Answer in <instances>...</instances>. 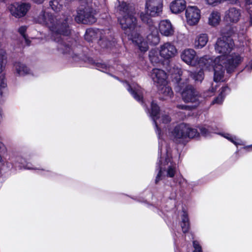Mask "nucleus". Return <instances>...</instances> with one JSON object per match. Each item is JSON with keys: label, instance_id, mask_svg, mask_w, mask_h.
I'll return each instance as SVG.
<instances>
[{"label": "nucleus", "instance_id": "obj_1", "mask_svg": "<svg viewBox=\"0 0 252 252\" xmlns=\"http://www.w3.org/2000/svg\"><path fill=\"white\" fill-rule=\"evenodd\" d=\"M165 152L164 164L170 163L166 170V176L170 179L165 184L163 190L153 193L150 189H146L138 197L130 196L132 199L143 203L162 218L164 216V211L168 212L175 208L177 190L183 195L187 185V180L177 172L176 164L171 161L172 157L167 145L165 146Z\"/></svg>", "mask_w": 252, "mask_h": 252}, {"label": "nucleus", "instance_id": "obj_2", "mask_svg": "<svg viewBox=\"0 0 252 252\" xmlns=\"http://www.w3.org/2000/svg\"><path fill=\"white\" fill-rule=\"evenodd\" d=\"M72 13L67 11L61 14L52 15L42 10L37 18V22L45 25L51 32V38L58 43V49L63 54L70 56L75 61L79 60L78 56L72 53L69 44L63 41L62 36H68L71 29L69 23L72 20Z\"/></svg>", "mask_w": 252, "mask_h": 252}, {"label": "nucleus", "instance_id": "obj_3", "mask_svg": "<svg viewBox=\"0 0 252 252\" xmlns=\"http://www.w3.org/2000/svg\"><path fill=\"white\" fill-rule=\"evenodd\" d=\"M233 46V41L230 37L222 36L217 40L215 45V49L217 53L221 55L214 59L215 81H221L225 70L228 73H231L243 61V58L239 54H229Z\"/></svg>", "mask_w": 252, "mask_h": 252}, {"label": "nucleus", "instance_id": "obj_4", "mask_svg": "<svg viewBox=\"0 0 252 252\" xmlns=\"http://www.w3.org/2000/svg\"><path fill=\"white\" fill-rule=\"evenodd\" d=\"M117 11L122 15L119 21L122 29L128 36V38L136 43L142 51H146L148 46L138 33L139 28L137 25L134 7L126 2H119Z\"/></svg>", "mask_w": 252, "mask_h": 252}, {"label": "nucleus", "instance_id": "obj_5", "mask_svg": "<svg viewBox=\"0 0 252 252\" xmlns=\"http://www.w3.org/2000/svg\"><path fill=\"white\" fill-rule=\"evenodd\" d=\"M133 98L137 101L139 102L142 105L145 107L147 112L153 121V125L155 126L156 132L158 139V161L156 163V170H158V173L155 179V183L157 184L161 180L163 177V170L161 165L162 164V149L164 144L165 143L162 138V133L161 128L158 125L157 120L160 117V108L154 100H152L151 103V109L149 110L147 104L144 99L143 95H133Z\"/></svg>", "mask_w": 252, "mask_h": 252}, {"label": "nucleus", "instance_id": "obj_6", "mask_svg": "<svg viewBox=\"0 0 252 252\" xmlns=\"http://www.w3.org/2000/svg\"><path fill=\"white\" fill-rule=\"evenodd\" d=\"M162 8L163 0H147L145 12H142L140 14L141 21L148 26L149 33L147 36V40L150 44L157 45L159 42L158 30L151 17L160 16Z\"/></svg>", "mask_w": 252, "mask_h": 252}, {"label": "nucleus", "instance_id": "obj_7", "mask_svg": "<svg viewBox=\"0 0 252 252\" xmlns=\"http://www.w3.org/2000/svg\"><path fill=\"white\" fill-rule=\"evenodd\" d=\"M33 157V154L32 153H30L27 155L26 157L13 154L12 156H10L9 160L13 163L15 169L18 168L19 169L38 170L42 172V174L43 175L51 178L56 177L58 175V174L49 170L33 167L32 164L31 162Z\"/></svg>", "mask_w": 252, "mask_h": 252}, {"label": "nucleus", "instance_id": "obj_8", "mask_svg": "<svg viewBox=\"0 0 252 252\" xmlns=\"http://www.w3.org/2000/svg\"><path fill=\"white\" fill-rule=\"evenodd\" d=\"M200 133L197 129L192 127L189 124L182 123L176 126L171 132V136L174 142L185 144L187 138L198 137Z\"/></svg>", "mask_w": 252, "mask_h": 252}, {"label": "nucleus", "instance_id": "obj_9", "mask_svg": "<svg viewBox=\"0 0 252 252\" xmlns=\"http://www.w3.org/2000/svg\"><path fill=\"white\" fill-rule=\"evenodd\" d=\"M151 77L158 87L159 93L163 94H171L173 93L171 87L168 85L167 76L164 71L154 68L151 72Z\"/></svg>", "mask_w": 252, "mask_h": 252}, {"label": "nucleus", "instance_id": "obj_10", "mask_svg": "<svg viewBox=\"0 0 252 252\" xmlns=\"http://www.w3.org/2000/svg\"><path fill=\"white\" fill-rule=\"evenodd\" d=\"M95 34L96 37L99 36V44L102 48L111 47L115 43V41L111 37V33L109 30L103 31L97 29L95 31L93 29H89L86 31L85 38L87 40H90L88 37L90 36L94 38L95 36Z\"/></svg>", "mask_w": 252, "mask_h": 252}, {"label": "nucleus", "instance_id": "obj_11", "mask_svg": "<svg viewBox=\"0 0 252 252\" xmlns=\"http://www.w3.org/2000/svg\"><path fill=\"white\" fill-rule=\"evenodd\" d=\"M95 14V11L87 5L84 8H80L78 10L75 20L77 23H82L84 24H93L96 21Z\"/></svg>", "mask_w": 252, "mask_h": 252}, {"label": "nucleus", "instance_id": "obj_12", "mask_svg": "<svg viewBox=\"0 0 252 252\" xmlns=\"http://www.w3.org/2000/svg\"><path fill=\"white\" fill-rule=\"evenodd\" d=\"M31 7L29 3H15L10 6L9 10L12 16L19 18L25 16Z\"/></svg>", "mask_w": 252, "mask_h": 252}, {"label": "nucleus", "instance_id": "obj_13", "mask_svg": "<svg viewBox=\"0 0 252 252\" xmlns=\"http://www.w3.org/2000/svg\"><path fill=\"white\" fill-rule=\"evenodd\" d=\"M159 53L162 58L169 60L176 55L177 50L172 43L167 42L160 46Z\"/></svg>", "mask_w": 252, "mask_h": 252}, {"label": "nucleus", "instance_id": "obj_14", "mask_svg": "<svg viewBox=\"0 0 252 252\" xmlns=\"http://www.w3.org/2000/svg\"><path fill=\"white\" fill-rule=\"evenodd\" d=\"M241 14L240 9L231 7L225 11L224 20L230 24H236L240 20Z\"/></svg>", "mask_w": 252, "mask_h": 252}, {"label": "nucleus", "instance_id": "obj_15", "mask_svg": "<svg viewBox=\"0 0 252 252\" xmlns=\"http://www.w3.org/2000/svg\"><path fill=\"white\" fill-rule=\"evenodd\" d=\"M186 17L187 23L190 25L196 24L200 18V10L194 6H189L187 7Z\"/></svg>", "mask_w": 252, "mask_h": 252}, {"label": "nucleus", "instance_id": "obj_16", "mask_svg": "<svg viewBox=\"0 0 252 252\" xmlns=\"http://www.w3.org/2000/svg\"><path fill=\"white\" fill-rule=\"evenodd\" d=\"M182 60L187 64L195 65L197 63L196 53L194 50L187 48L184 50L180 55Z\"/></svg>", "mask_w": 252, "mask_h": 252}, {"label": "nucleus", "instance_id": "obj_17", "mask_svg": "<svg viewBox=\"0 0 252 252\" xmlns=\"http://www.w3.org/2000/svg\"><path fill=\"white\" fill-rule=\"evenodd\" d=\"M202 136L205 138H210L212 136L213 134H216L218 132L217 126L213 124H203L198 126Z\"/></svg>", "mask_w": 252, "mask_h": 252}, {"label": "nucleus", "instance_id": "obj_18", "mask_svg": "<svg viewBox=\"0 0 252 252\" xmlns=\"http://www.w3.org/2000/svg\"><path fill=\"white\" fill-rule=\"evenodd\" d=\"M175 89L177 93L182 94H194L196 93V90L193 86L180 82H177Z\"/></svg>", "mask_w": 252, "mask_h": 252}, {"label": "nucleus", "instance_id": "obj_19", "mask_svg": "<svg viewBox=\"0 0 252 252\" xmlns=\"http://www.w3.org/2000/svg\"><path fill=\"white\" fill-rule=\"evenodd\" d=\"M159 31L161 34L169 36L173 34L174 30L170 22L162 20L159 23Z\"/></svg>", "mask_w": 252, "mask_h": 252}, {"label": "nucleus", "instance_id": "obj_20", "mask_svg": "<svg viewBox=\"0 0 252 252\" xmlns=\"http://www.w3.org/2000/svg\"><path fill=\"white\" fill-rule=\"evenodd\" d=\"M202 69H209L211 66L214 69V60L209 55H205L197 59V63Z\"/></svg>", "mask_w": 252, "mask_h": 252}, {"label": "nucleus", "instance_id": "obj_21", "mask_svg": "<svg viewBox=\"0 0 252 252\" xmlns=\"http://www.w3.org/2000/svg\"><path fill=\"white\" fill-rule=\"evenodd\" d=\"M186 7V1L185 0H174L170 4V10L175 14L183 12Z\"/></svg>", "mask_w": 252, "mask_h": 252}, {"label": "nucleus", "instance_id": "obj_22", "mask_svg": "<svg viewBox=\"0 0 252 252\" xmlns=\"http://www.w3.org/2000/svg\"><path fill=\"white\" fill-rule=\"evenodd\" d=\"M14 73L19 76H24L30 73V69L24 63L17 62L13 65Z\"/></svg>", "mask_w": 252, "mask_h": 252}, {"label": "nucleus", "instance_id": "obj_23", "mask_svg": "<svg viewBox=\"0 0 252 252\" xmlns=\"http://www.w3.org/2000/svg\"><path fill=\"white\" fill-rule=\"evenodd\" d=\"M208 41V37L206 34L201 33L197 35L193 43L196 49H201L204 47Z\"/></svg>", "mask_w": 252, "mask_h": 252}, {"label": "nucleus", "instance_id": "obj_24", "mask_svg": "<svg viewBox=\"0 0 252 252\" xmlns=\"http://www.w3.org/2000/svg\"><path fill=\"white\" fill-rule=\"evenodd\" d=\"M180 225L184 233L189 232L190 228V223L188 214L185 211L183 212V214L181 216Z\"/></svg>", "mask_w": 252, "mask_h": 252}, {"label": "nucleus", "instance_id": "obj_25", "mask_svg": "<svg viewBox=\"0 0 252 252\" xmlns=\"http://www.w3.org/2000/svg\"><path fill=\"white\" fill-rule=\"evenodd\" d=\"M124 85L129 93L132 94H142L144 93V90L137 84H133L131 86L127 82H125Z\"/></svg>", "mask_w": 252, "mask_h": 252}, {"label": "nucleus", "instance_id": "obj_26", "mask_svg": "<svg viewBox=\"0 0 252 252\" xmlns=\"http://www.w3.org/2000/svg\"><path fill=\"white\" fill-rule=\"evenodd\" d=\"M217 134L220 135L222 137L225 138L227 139L228 141L234 144L235 146H237L238 145H243V141L236 137V136L233 135L228 133H224L218 132Z\"/></svg>", "mask_w": 252, "mask_h": 252}, {"label": "nucleus", "instance_id": "obj_27", "mask_svg": "<svg viewBox=\"0 0 252 252\" xmlns=\"http://www.w3.org/2000/svg\"><path fill=\"white\" fill-rule=\"evenodd\" d=\"M201 95H181L182 100L185 103H191L192 105L191 107H196L199 103V96Z\"/></svg>", "mask_w": 252, "mask_h": 252}, {"label": "nucleus", "instance_id": "obj_28", "mask_svg": "<svg viewBox=\"0 0 252 252\" xmlns=\"http://www.w3.org/2000/svg\"><path fill=\"white\" fill-rule=\"evenodd\" d=\"M12 168H15L13 163L10 160L9 161H4L3 158L0 161V177L1 176L2 173H5Z\"/></svg>", "mask_w": 252, "mask_h": 252}, {"label": "nucleus", "instance_id": "obj_29", "mask_svg": "<svg viewBox=\"0 0 252 252\" xmlns=\"http://www.w3.org/2000/svg\"><path fill=\"white\" fill-rule=\"evenodd\" d=\"M220 20V13L218 11H213L209 17V24L214 26L218 25Z\"/></svg>", "mask_w": 252, "mask_h": 252}, {"label": "nucleus", "instance_id": "obj_30", "mask_svg": "<svg viewBox=\"0 0 252 252\" xmlns=\"http://www.w3.org/2000/svg\"><path fill=\"white\" fill-rule=\"evenodd\" d=\"M198 184L199 182L198 181L190 182L189 183L187 182V185L185 190V193L183 195H182L180 194L179 191L177 190V195H179L181 197H185L188 193H191L193 191L194 188L198 186Z\"/></svg>", "mask_w": 252, "mask_h": 252}, {"label": "nucleus", "instance_id": "obj_31", "mask_svg": "<svg viewBox=\"0 0 252 252\" xmlns=\"http://www.w3.org/2000/svg\"><path fill=\"white\" fill-rule=\"evenodd\" d=\"M63 0H53L50 2V5L53 10L58 11L63 8Z\"/></svg>", "mask_w": 252, "mask_h": 252}, {"label": "nucleus", "instance_id": "obj_32", "mask_svg": "<svg viewBox=\"0 0 252 252\" xmlns=\"http://www.w3.org/2000/svg\"><path fill=\"white\" fill-rule=\"evenodd\" d=\"M150 61L153 63H157L160 62L157 52L155 50H151L149 55Z\"/></svg>", "mask_w": 252, "mask_h": 252}, {"label": "nucleus", "instance_id": "obj_33", "mask_svg": "<svg viewBox=\"0 0 252 252\" xmlns=\"http://www.w3.org/2000/svg\"><path fill=\"white\" fill-rule=\"evenodd\" d=\"M192 247L193 248L192 252H203L202 246L198 241L196 240H193Z\"/></svg>", "mask_w": 252, "mask_h": 252}, {"label": "nucleus", "instance_id": "obj_34", "mask_svg": "<svg viewBox=\"0 0 252 252\" xmlns=\"http://www.w3.org/2000/svg\"><path fill=\"white\" fill-rule=\"evenodd\" d=\"M27 29V27L26 26H21L19 28L18 32L20 33V34L25 39V41L27 43V45H30V41L27 39V36L25 34Z\"/></svg>", "mask_w": 252, "mask_h": 252}, {"label": "nucleus", "instance_id": "obj_35", "mask_svg": "<svg viewBox=\"0 0 252 252\" xmlns=\"http://www.w3.org/2000/svg\"><path fill=\"white\" fill-rule=\"evenodd\" d=\"M225 95H217L212 101L211 105L221 104L225 99Z\"/></svg>", "mask_w": 252, "mask_h": 252}, {"label": "nucleus", "instance_id": "obj_36", "mask_svg": "<svg viewBox=\"0 0 252 252\" xmlns=\"http://www.w3.org/2000/svg\"><path fill=\"white\" fill-rule=\"evenodd\" d=\"M220 91L219 94H225L230 93V89L227 86L222 87Z\"/></svg>", "mask_w": 252, "mask_h": 252}, {"label": "nucleus", "instance_id": "obj_37", "mask_svg": "<svg viewBox=\"0 0 252 252\" xmlns=\"http://www.w3.org/2000/svg\"><path fill=\"white\" fill-rule=\"evenodd\" d=\"M208 4L212 5H216L218 3L222 2V0H205Z\"/></svg>", "mask_w": 252, "mask_h": 252}, {"label": "nucleus", "instance_id": "obj_38", "mask_svg": "<svg viewBox=\"0 0 252 252\" xmlns=\"http://www.w3.org/2000/svg\"><path fill=\"white\" fill-rule=\"evenodd\" d=\"M194 78L196 81H201L203 79V72L199 71L196 75L194 76Z\"/></svg>", "mask_w": 252, "mask_h": 252}, {"label": "nucleus", "instance_id": "obj_39", "mask_svg": "<svg viewBox=\"0 0 252 252\" xmlns=\"http://www.w3.org/2000/svg\"><path fill=\"white\" fill-rule=\"evenodd\" d=\"M162 121H163V123L167 124V123L170 122L171 119L168 116L165 115L162 118Z\"/></svg>", "mask_w": 252, "mask_h": 252}, {"label": "nucleus", "instance_id": "obj_40", "mask_svg": "<svg viewBox=\"0 0 252 252\" xmlns=\"http://www.w3.org/2000/svg\"><path fill=\"white\" fill-rule=\"evenodd\" d=\"M97 67H98V69L101 70L103 72H104L105 70L104 69L106 70V65L104 64H100Z\"/></svg>", "mask_w": 252, "mask_h": 252}, {"label": "nucleus", "instance_id": "obj_41", "mask_svg": "<svg viewBox=\"0 0 252 252\" xmlns=\"http://www.w3.org/2000/svg\"><path fill=\"white\" fill-rule=\"evenodd\" d=\"M245 69L247 71L250 72L252 69V61L249 63V64L247 65L246 66Z\"/></svg>", "mask_w": 252, "mask_h": 252}, {"label": "nucleus", "instance_id": "obj_42", "mask_svg": "<svg viewBox=\"0 0 252 252\" xmlns=\"http://www.w3.org/2000/svg\"><path fill=\"white\" fill-rule=\"evenodd\" d=\"M238 0H222V1H228L230 3L235 4L237 3Z\"/></svg>", "mask_w": 252, "mask_h": 252}, {"label": "nucleus", "instance_id": "obj_43", "mask_svg": "<svg viewBox=\"0 0 252 252\" xmlns=\"http://www.w3.org/2000/svg\"><path fill=\"white\" fill-rule=\"evenodd\" d=\"M34 2L37 4H41L44 2L45 0H32Z\"/></svg>", "mask_w": 252, "mask_h": 252}, {"label": "nucleus", "instance_id": "obj_44", "mask_svg": "<svg viewBox=\"0 0 252 252\" xmlns=\"http://www.w3.org/2000/svg\"><path fill=\"white\" fill-rule=\"evenodd\" d=\"M250 15V22L252 24V10L249 12Z\"/></svg>", "mask_w": 252, "mask_h": 252}, {"label": "nucleus", "instance_id": "obj_45", "mask_svg": "<svg viewBox=\"0 0 252 252\" xmlns=\"http://www.w3.org/2000/svg\"><path fill=\"white\" fill-rule=\"evenodd\" d=\"M246 2L248 4H252V0H245Z\"/></svg>", "mask_w": 252, "mask_h": 252}, {"label": "nucleus", "instance_id": "obj_46", "mask_svg": "<svg viewBox=\"0 0 252 252\" xmlns=\"http://www.w3.org/2000/svg\"><path fill=\"white\" fill-rule=\"evenodd\" d=\"M250 148H252V144L251 145H249V146H245L244 147V149H249Z\"/></svg>", "mask_w": 252, "mask_h": 252}, {"label": "nucleus", "instance_id": "obj_47", "mask_svg": "<svg viewBox=\"0 0 252 252\" xmlns=\"http://www.w3.org/2000/svg\"><path fill=\"white\" fill-rule=\"evenodd\" d=\"M170 98H172L171 95H170Z\"/></svg>", "mask_w": 252, "mask_h": 252}, {"label": "nucleus", "instance_id": "obj_48", "mask_svg": "<svg viewBox=\"0 0 252 252\" xmlns=\"http://www.w3.org/2000/svg\"><path fill=\"white\" fill-rule=\"evenodd\" d=\"M170 98H172L171 95H170Z\"/></svg>", "mask_w": 252, "mask_h": 252}, {"label": "nucleus", "instance_id": "obj_49", "mask_svg": "<svg viewBox=\"0 0 252 252\" xmlns=\"http://www.w3.org/2000/svg\"><path fill=\"white\" fill-rule=\"evenodd\" d=\"M170 98H172L171 95H170Z\"/></svg>", "mask_w": 252, "mask_h": 252}, {"label": "nucleus", "instance_id": "obj_50", "mask_svg": "<svg viewBox=\"0 0 252 252\" xmlns=\"http://www.w3.org/2000/svg\"><path fill=\"white\" fill-rule=\"evenodd\" d=\"M251 61H252V60Z\"/></svg>", "mask_w": 252, "mask_h": 252}, {"label": "nucleus", "instance_id": "obj_51", "mask_svg": "<svg viewBox=\"0 0 252 252\" xmlns=\"http://www.w3.org/2000/svg\"><path fill=\"white\" fill-rule=\"evenodd\" d=\"M175 252H176V251H175Z\"/></svg>", "mask_w": 252, "mask_h": 252}]
</instances>
